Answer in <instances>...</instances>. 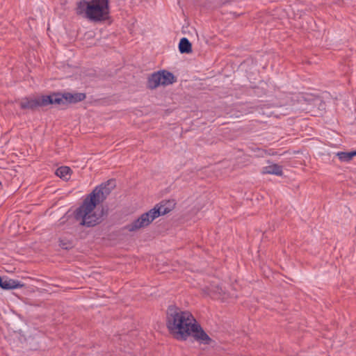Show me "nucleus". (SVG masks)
Segmentation results:
<instances>
[{
  "label": "nucleus",
  "instance_id": "nucleus-1",
  "mask_svg": "<svg viewBox=\"0 0 356 356\" xmlns=\"http://www.w3.org/2000/svg\"><path fill=\"white\" fill-rule=\"evenodd\" d=\"M115 184L113 180L96 187L86 198L83 204L74 212L76 220L80 225L86 227H93L100 222L101 215L95 209L97 204L102 202L110 194Z\"/></svg>",
  "mask_w": 356,
  "mask_h": 356
},
{
  "label": "nucleus",
  "instance_id": "nucleus-2",
  "mask_svg": "<svg viewBox=\"0 0 356 356\" xmlns=\"http://www.w3.org/2000/svg\"><path fill=\"white\" fill-rule=\"evenodd\" d=\"M167 327L177 339L185 340L195 331L197 324L193 315L187 311L171 305L167 312Z\"/></svg>",
  "mask_w": 356,
  "mask_h": 356
},
{
  "label": "nucleus",
  "instance_id": "nucleus-3",
  "mask_svg": "<svg viewBox=\"0 0 356 356\" xmlns=\"http://www.w3.org/2000/svg\"><path fill=\"white\" fill-rule=\"evenodd\" d=\"M109 13L108 0H83L77 3L76 13L93 22L105 21Z\"/></svg>",
  "mask_w": 356,
  "mask_h": 356
},
{
  "label": "nucleus",
  "instance_id": "nucleus-4",
  "mask_svg": "<svg viewBox=\"0 0 356 356\" xmlns=\"http://www.w3.org/2000/svg\"><path fill=\"white\" fill-rule=\"evenodd\" d=\"M52 104L65 105L66 104H75L86 99V94L83 92H65L63 94H52Z\"/></svg>",
  "mask_w": 356,
  "mask_h": 356
},
{
  "label": "nucleus",
  "instance_id": "nucleus-5",
  "mask_svg": "<svg viewBox=\"0 0 356 356\" xmlns=\"http://www.w3.org/2000/svg\"><path fill=\"white\" fill-rule=\"evenodd\" d=\"M51 95H43L37 97H26L19 102V106L22 109L34 110L38 107L45 106L52 104Z\"/></svg>",
  "mask_w": 356,
  "mask_h": 356
},
{
  "label": "nucleus",
  "instance_id": "nucleus-6",
  "mask_svg": "<svg viewBox=\"0 0 356 356\" xmlns=\"http://www.w3.org/2000/svg\"><path fill=\"white\" fill-rule=\"evenodd\" d=\"M155 212L150 209L149 211L143 213L138 219L127 225V229L129 232H135L141 228L146 227L156 218L154 215Z\"/></svg>",
  "mask_w": 356,
  "mask_h": 356
},
{
  "label": "nucleus",
  "instance_id": "nucleus-7",
  "mask_svg": "<svg viewBox=\"0 0 356 356\" xmlns=\"http://www.w3.org/2000/svg\"><path fill=\"white\" fill-rule=\"evenodd\" d=\"M175 204L173 200L162 201L152 209V211H156L154 215L156 216V218H158L161 215H165L171 211L173 209Z\"/></svg>",
  "mask_w": 356,
  "mask_h": 356
},
{
  "label": "nucleus",
  "instance_id": "nucleus-8",
  "mask_svg": "<svg viewBox=\"0 0 356 356\" xmlns=\"http://www.w3.org/2000/svg\"><path fill=\"white\" fill-rule=\"evenodd\" d=\"M24 286L19 281L0 276V287L4 290L20 289Z\"/></svg>",
  "mask_w": 356,
  "mask_h": 356
},
{
  "label": "nucleus",
  "instance_id": "nucleus-9",
  "mask_svg": "<svg viewBox=\"0 0 356 356\" xmlns=\"http://www.w3.org/2000/svg\"><path fill=\"white\" fill-rule=\"evenodd\" d=\"M159 86H162L161 79V74L158 71L152 73L147 79V88L149 89H155Z\"/></svg>",
  "mask_w": 356,
  "mask_h": 356
},
{
  "label": "nucleus",
  "instance_id": "nucleus-10",
  "mask_svg": "<svg viewBox=\"0 0 356 356\" xmlns=\"http://www.w3.org/2000/svg\"><path fill=\"white\" fill-rule=\"evenodd\" d=\"M194 334V337L205 344H209L211 341L208 334L197 324V329L195 331H192Z\"/></svg>",
  "mask_w": 356,
  "mask_h": 356
},
{
  "label": "nucleus",
  "instance_id": "nucleus-11",
  "mask_svg": "<svg viewBox=\"0 0 356 356\" xmlns=\"http://www.w3.org/2000/svg\"><path fill=\"white\" fill-rule=\"evenodd\" d=\"M161 74L162 86H167L176 81V78L172 73L166 70L159 71Z\"/></svg>",
  "mask_w": 356,
  "mask_h": 356
},
{
  "label": "nucleus",
  "instance_id": "nucleus-12",
  "mask_svg": "<svg viewBox=\"0 0 356 356\" xmlns=\"http://www.w3.org/2000/svg\"><path fill=\"white\" fill-rule=\"evenodd\" d=\"M263 174H270L275 175H282V167L277 164H272L265 166L262 168Z\"/></svg>",
  "mask_w": 356,
  "mask_h": 356
},
{
  "label": "nucleus",
  "instance_id": "nucleus-13",
  "mask_svg": "<svg viewBox=\"0 0 356 356\" xmlns=\"http://www.w3.org/2000/svg\"><path fill=\"white\" fill-rule=\"evenodd\" d=\"M179 49L181 54H188L192 51L191 43L186 38L180 40Z\"/></svg>",
  "mask_w": 356,
  "mask_h": 356
},
{
  "label": "nucleus",
  "instance_id": "nucleus-14",
  "mask_svg": "<svg viewBox=\"0 0 356 356\" xmlns=\"http://www.w3.org/2000/svg\"><path fill=\"white\" fill-rule=\"evenodd\" d=\"M71 169L67 166H62L56 170V175L63 180L70 178Z\"/></svg>",
  "mask_w": 356,
  "mask_h": 356
},
{
  "label": "nucleus",
  "instance_id": "nucleus-15",
  "mask_svg": "<svg viewBox=\"0 0 356 356\" xmlns=\"http://www.w3.org/2000/svg\"><path fill=\"white\" fill-rule=\"evenodd\" d=\"M337 156H338L339 159L343 162H349L353 159L354 156L353 152H340L337 154Z\"/></svg>",
  "mask_w": 356,
  "mask_h": 356
},
{
  "label": "nucleus",
  "instance_id": "nucleus-16",
  "mask_svg": "<svg viewBox=\"0 0 356 356\" xmlns=\"http://www.w3.org/2000/svg\"><path fill=\"white\" fill-rule=\"evenodd\" d=\"M59 246L63 249L68 250L73 247V244L69 240L60 239L59 241Z\"/></svg>",
  "mask_w": 356,
  "mask_h": 356
},
{
  "label": "nucleus",
  "instance_id": "nucleus-17",
  "mask_svg": "<svg viewBox=\"0 0 356 356\" xmlns=\"http://www.w3.org/2000/svg\"><path fill=\"white\" fill-rule=\"evenodd\" d=\"M216 293H218L219 295L222 296V298H225V290L222 289V286H217L216 290L214 291Z\"/></svg>",
  "mask_w": 356,
  "mask_h": 356
},
{
  "label": "nucleus",
  "instance_id": "nucleus-18",
  "mask_svg": "<svg viewBox=\"0 0 356 356\" xmlns=\"http://www.w3.org/2000/svg\"><path fill=\"white\" fill-rule=\"evenodd\" d=\"M304 99H314L315 101H319L321 99L318 98V97H312V96H310V95H307V97H303Z\"/></svg>",
  "mask_w": 356,
  "mask_h": 356
},
{
  "label": "nucleus",
  "instance_id": "nucleus-19",
  "mask_svg": "<svg viewBox=\"0 0 356 356\" xmlns=\"http://www.w3.org/2000/svg\"><path fill=\"white\" fill-rule=\"evenodd\" d=\"M353 156H356V150L355 151H353Z\"/></svg>",
  "mask_w": 356,
  "mask_h": 356
}]
</instances>
